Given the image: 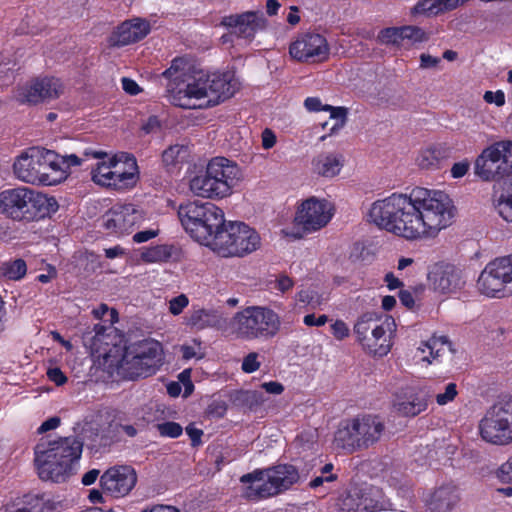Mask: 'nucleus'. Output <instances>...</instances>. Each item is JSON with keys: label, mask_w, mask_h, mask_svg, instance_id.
I'll return each mask as SVG.
<instances>
[{"label": "nucleus", "mask_w": 512, "mask_h": 512, "mask_svg": "<svg viewBox=\"0 0 512 512\" xmlns=\"http://www.w3.org/2000/svg\"><path fill=\"white\" fill-rule=\"evenodd\" d=\"M423 212L439 216L440 221H451L457 208L445 192L415 187L410 195L392 193L376 200L366 216L369 224H426Z\"/></svg>", "instance_id": "1"}, {"label": "nucleus", "mask_w": 512, "mask_h": 512, "mask_svg": "<svg viewBox=\"0 0 512 512\" xmlns=\"http://www.w3.org/2000/svg\"><path fill=\"white\" fill-rule=\"evenodd\" d=\"M185 230L222 257H241L260 246V236L251 226H185Z\"/></svg>", "instance_id": "2"}, {"label": "nucleus", "mask_w": 512, "mask_h": 512, "mask_svg": "<svg viewBox=\"0 0 512 512\" xmlns=\"http://www.w3.org/2000/svg\"><path fill=\"white\" fill-rule=\"evenodd\" d=\"M82 448V442L76 437L41 440L35 447V464L39 477L54 482L65 481L73 474Z\"/></svg>", "instance_id": "3"}, {"label": "nucleus", "mask_w": 512, "mask_h": 512, "mask_svg": "<svg viewBox=\"0 0 512 512\" xmlns=\"http://www.w3.org/2000/svg\"><path fill=\"white\" fill-rule=\"evenodd\" d=\"M59 209L55 197L20 186L0 192V212L14 221L34 222L51 218Z\"/></svg>", "instance_id": "4"}, {"label": "nucleus", "mask_w": 512, "mask_h": 512, "mask_svg": "<svg viewBox=\"0 0 512 512\" xmlns=\"http://www.w3.org/2000/svg\"><path fill=\"white\" fill-rule=\"evenodd\" d=\"M301 480L298 469L290 464H279L266 469H256L241 476L246 486L242 496L247 500H261L277 496Z\"/></svg>", "instance_id": "5"}, {"label": "nucleus", "mask_w": 512, "mask_h": 512, "mask_svg": "<svg viewBox=\"0 0 512 512\" xmlns=\"http://www.w3.org/2000/svg\"><path fill=\"white\" fill-rule=\"evenodd\" d=\"M239 179L237 163L218 156L209 160L204 172L190 180V190L202 198L223 199L232 194Z\"/></svg>", "instance_id": "6"}, {"label": "nucleus", "mask_w": 512, "mask_h": 512, "mask_svg": "<svg viewBox=\"0 0 512 512\" xmlns=\"http://www.w3.org/2000/svg\"><path fill=\"white\" fill-rule=\"evenodd\" d=\"M163 360L161 343L153 339H145L125 347L117 362L116 372L127 380L146 378L160 369Z\"/></svg>", "instance_id": "7"}, {"label": "nucleus", "mask_w": 512, "mask_h": 512, "mask_svg": "<svg viewBox=\"0 0 512 512\" xmlns=\"http://www.w3.org/2000/svg\"><path fill=\"white\" fill-rule=\"evenodd\" d=\"M280 327V318L272 309L250 306L235 313L227 329L237 339L269 340L278 334Z\"/></svg>", "instance_id": "8"}, {"label": "nucleus", "mask_w": 512, "mask_h": 512, "mask_svg": "<svg viewBox=\"0 0 512 512\" xmlns=\"http://www.w3.org/2000/svg\"><path fill=\"white\" fill-rule=\"evenodd\" d=\"M394 327L395 322L389 316L366 312L357 318L353 332L366 353L383 357L393 346L391 334Z\"/></svg>", "instance_id": "9"}, {"label": "nucleus", "mask_w": 512, "mask_h": 512, "mask_svg": "<svg viewBox=\"0 0 512 512\" xmlns=\"http://www.w3.org/2000/svg\"><path fill=\"white\" fill-rule=\"evenodd\" d=\"M481 438L490 444H512V398L494 404L479 423Z\"/></svg>", "instance_id": "10"}, {"label": "nucleus", "mask_w": 512, "mask_h": 512, "mask_svg": "<svg viewBox=\"0 0 512 512\" xmlns=\"http://www.w3.org/2000/svg\"><path fill=\"white\" fill-rule=\"evenodd\" d=\"M477 288L490 298L512 296V254L487 263L478 277Z\"/></svg>", "instance_id": "11"}, {"label": "nucleus", "mask_w": 512, "mask_h": 512, "mask_svg": "<svg viewBox=\"0 0 512 512\" xmlns=\"http://www.w3.org/2000/svg\"><path fill=\"white\" fill-rule=\"evenodd\" d=\"M13 170L25 183L48 186L44 148L33 147L22 153L14 162Z\"/></svg>", "instance_id": "12"}, {"label": "nucleus", "mask_w": 512, "mask_h": 512, "mask_svg": "<svg viewBox=\"0 0 512 512\" xmlns=\"http://www.w3.org/2000/svg\"><path fill=\"white\" fill-rule=\"evenodd\" d=\"M181 224H245L242 221H226L224 212L213 203L198 201L181 204L178 208Z\"/></svg>", "instance_id": "13"}, {"label": "nucleus", "mask_w": 512, "mask_h": 512, "mask_svg": "<svg viewBox=\"0 0 512 512\" xmlns=\"http://www.w3.org/2000/svg\"><path fill=\"white\" fill-rule=\"evenodd\" d=\"M289 54L300 62H320L328 58L329 46L324 36L318 33H303L290 44Z\"/></svg>", "instance_id": "14"}, {"label": "nucleus", "mask_w": 512, "mask_h": 512, "mask_svg": "<svg viewBox=\"0 0 512 512\" xmlns=\"http://www.w3.org/2000/svg\"><path fill=\"white\" fill-rule=\"evenodd\" d=\"M63 90L60 79L56 77H42L32 80L20 88L18 100L21 103L38 104L47 100L58 98Z\"/></svg>", "instance_id": "15"}, {"label": "nucleus", "mask_w": 512, "mask_h": 512, "mask_svg": "<svg viewBox=\"0 0 512 512\" xmlns=\"http://www.w3.org/2000/svg\"><path fill=\"white\" fill-rule=\"evenodd\" d=\"M265 19L256 11L224 16L221 26L229 30L231 35L251 42L257 32L264 27Z\"/></svg>", "instance_id": "16"}, {"label": "nucleus", "mask_w": 512, "mask_h": 512, "mask_svg": "<svg viewBox=\"0 0 512 512\" xmlns=\"http://www.w3.org/2000/svg\"><path fill=\"white\" fill-rule=\"evenodd\" d=\"M137 482V475L131 466H114L104 472L100 478L102 489L114 497L129 494Z\"/></svg>", "instance_id": "17"}, {"label": "nucleus", "mask_w": 512, "mask_h": 512, "mask_svg": "<svg viewBox=\"0 0 512 512\" xmlns=\"http://www.w3.org/2000/svg\"><path fill=\"white\" fill-rule=\"evenodd\" d=\"M334 214L332 202L312 196L297 207L293 224H329Z\"/></svg>", "instance_id": "18"}, {"label": "nucleus", "mask_w": 512, "mask_h": 512, "mask_svg": "<svg viewBox=\"0 0 512 512\" xmlns=\"http://www.w3.org/2000/svg\"><path fill=\"white\" fill-rule=\"evenodd\" d=\"M207 81L206 73L200 72L184 88H178V86H173V83H169L167 92L169 93L170 102L185 109L195 108L196 106L190 103L192 99L208 98Z\"/></svg>", "instance_id": "19"}, {"label": "nucleus", "mask_w": 512, "mask_h": 512, "mask_svg": "<svg viewBox=\"0 0 512 512\" xmlns=\"http://www.w3.org/2000/svg\"><path fill=\"white\" fill-rule=\"evenodd\" d=\"M428 280L440 293H452L464 285L461 271L446 263L435 264L428 273Z\"/></svg>", "instance_id": "20"}, {"label": "nucleus", "mask_w": 512, "mask_h": 512, "mask_svg": "<svg viewBox=\"0 0 512 512\" xmlns=\"http://www.w3.org/2000/svg\"><path fill=\"white\" fill-rule=\"evenodd\" d=\"M149 32L148 21L134 18L118 25L112 32L109 42L111 46L122 47L142 40Z\"/></svg>", "instance_id": "21"}, {"label": "nucleus", "mask_w": 512, "mask_h": 512, "mask_svg": "<svg viewBox=\"0 0 512 512\" xmlns=\"http://www.w3.org/2000/svg\"><path fill=\"white\" fill-rule=\"evenodd\" d=\"M138 165L136 158L132 154L122 153L120 161L114 167L111 181L107 187L115 190L124 191L133 188L138 181Z\"/></svg>", "instance_id": "22"}, {"label": "nucleus", "mask_w": 512, "mask_h": 512, "mask_svg": "<svg viewBox=\"0 0 512 512\" xmlns=\"http://www.w3.org/2000/svg\"><path fill=\"white\" fill-rule=\"evenodd\" d=\"M208 106H216L221 102L231 98L235 91V83L227 74L206 73Z\"/></svg>", "instance_id": "23"}, {"label": "nucleus", "mask_w": 512, "mask_h": 512, "mask_svg": "<svg viewBox=\"0 0 512 512\" xmlns=\"http://www.w3.org/2000/svg\"><path fill=\"white\" fill-rule=\"evenodd\" d=\"M461 496L456 485L445 484L436 488L427 501L430 512H452L460 503Z\"/></svg>", "instance_id": "24"}, {"label": "nucleus", "mask_w": 512, "mask_h": 512, "mask_svg": "<svg viewBox=\"0 0 512 512\" xmlns=\"http://www.w3.org/2000/svg\"><path fill=\"white\" fill-rule=\"evenodd\" d=\"M378 39L383 44H401L405 39L421 43L428 39L426 32L417 26L388 27L382 29Z\"/></svg>", "instance_id": "25"}, {"label": "nucleus", "mask_w": 512, "mask_h": 512, "mask_svg": "<svg viewBox=\"0 0 512 512\" xmlns=\"http://www.w3.org/2000/svg\"><path fill=\"white\" fill-rule=\"evenodd\" d=\"M183 258V251L175 244H160L143 248L140 259L147 264L180 262Z\"/></svg>", "instance_id": "26"}, {"label": "nucleus", "mask_w": 512, "mask_h": 512, "mask_svg": "<svg viewBox=\"0 0 512 512\" xmlns=\"http://www.w3.org/2000/svg\"><path fill=\"white\" fill-rule=\"evenodd\" d=\"M354 421L361 449L370 447L381 438L384 424L377 417L364 416L354 418Z\"/></svg>", "instance_id": "27"}, {"label": "nucleus", "mask_w": 512, "mask_h": 512, "mask_svg": "<svg viewBox=\"0 0 512 512\" xmlns=\"http://www.w3.org/2000/svg\"><path fill=\"white\" fill-rule=\"evenodd\" d=\"M388 232L402 237L408 241H427L435 238L439 232V226H385Z\"/></svg>", "instance_id": "28"}, {"label": "nucleus", "mask_w": 512, "mask_h": 512, "mask_svg": "<svg viewBox=\"0 0 512 512\" xmlns=\"http://www.w3.org/2000/svg\"><path fill=\"white\" fill-rule=\"evenodd\" d=\"M451 154V148L445 144H433L422 149L417 157V164L422 169H438L443 160Z\"/></svg>", "instance_id": "29"}, {"label": "nucleus", "mask_w": 512, "mask_h": 512, "mask_svg": "<svg viewBox=\"0 0 512 512\" xmlns=\"http://www.w3.org/2000/svg\"><path fill=\"white\" fill-rule=\"evenodd\" d=\"M343 164V156L335 153L319 154L312 161L313 171L326 178H332L338 175Z\"/></svg>", "instance_id": "30"}, {"label": "nucleus", "mask_w": 512, "mask_h": 512, "mask_svg": "<svg viewBox=\"0 0 512 512\" xmlns=\"http://www.w3.org/2000/svg\"><path fill=\"white\" fill-rule=\"evenodd\" d=\"M45 164L47 171L48 186L59 184L64 181L69 172L67 166L63 165L62 156L53 150L44 148Z\"/></svg>", "instance_id": "31"}, {"label": "nucleus", "mask_w": 512, "mask_h": 512, "mask_svg": "<svg viewBox=\"0 0 512 512\" xmlns=\"http://www.w3.org/2000/svg\"><path fill=\"white\" fill-rule=\"evenodd\" d=\"M111 217L105 224H137L143 221L141 212L134 204H116L110 209Z\"/></svg>", "instance_id": "32"}, {"label": "nucleus", "mask_w": 512, "mask_h": 512, "mask_svg": "<svg viewBox=\"0 0 512 512\" xmlns=\"http://www.w3.org/2000/svg\"><path fill=\"white\" fill-rule=\"evenodd\" d=\"M222 322L221 316L215 310L197 309L187 317V324L197 330L219 328Z\"/></svg>", "instance_id": "33"}, {"label": "nucleus", "mask_w": 512, "mask_h": 512, "mask_svg": "<svg viewBox=\"0 0 512 512\" xmlns=\"http://www.w3.org/2000/svg\"><path fill=\"white\" fill-rule=\"evenodd\" d=\"M356 425L354 419L348 421L345 425L338 428L335 433V443L338 447L352 453L360 450L358 435L356 434Z\"/></svg>", "instance_id": "34"}, {"label": "nucleus", "mask_w": 512, "mask_h": 512, "mask_svg": "<svg viewBox=\"0 0 512 512\" xmlns=\"http://www.w3.org/2000/svg\"><path fill=\"white\" fill-rule=\"evenodd\" d=\"M475 174L484 181H500L509 176L505 163L486 161L485 166H481L479 157L475 161Z\"/></svg>", "instance_id": "35"}, {"label": "nucleus", "mask_w": 512, "mask_h": 512, "mask_svg": "<svg viewBox=\"0 0 512 512\" xmlns=\"http://www.w3.org/2000/svg\"><path fill=\"white\" fill-rule=\"evenodd\" d=\"M445 348H448V350L451 349V343L449 342L448 338L446 336H433L431 339H429L427 342L423 343L418 350L422 353H429V356L423 355L422 360L426 361L428 363H432L433 360H436L441 353L444 352Z\"/></svg>", "instance_id": "36"}, {"label": "nucleus", "mask_w": 512, "mask_h": 512, "mask_svg": "<svg viewBox=\"0 0 512 512\" xmlns=\"http://www.w3.org/2000/svg\"><path fill=\"white\" fill-rule=\"evenodd\" d=\"M427 397L421 394L411 395L396 404L397 411L403 416L414 417L427 409Z\"/></svg>", "instance_id": "37"}, {"label": "nucleus", "mask_w": 512, "mask_h": 512, "mask_svg": "<svg viewBox=\"0 0 512 512\" xmlns=\"http://www.w3.org/2000/svg\"><path fill=\"white\" fill-rule=\"evenodd\" d=\"M119 161L120 156H114L109 158L108 162L103 160L98 162L95 168L92 167V180L95 183L107 187L108 182L111 181V177L113 176L114 167H116Z\"/></svg>", "instance_id": "38"}, {"label": "nucleus", "mask_w": 512, "mask_h": 512, "mask_svg": "<svg viewBox=\"0 0 512 512\" xmlns=\"http://www.w3.org/2000/svg\"><path fill=\"white\" fill-rule=\"evenodd\" d=\"M108 155L106 152L102 150H97L94 148H86L80 154H69L62 156V160L64 161L63 165L67 166V171L70 173L71 167L81 166L84 162L90 159H104Z\"/></svg>", "instance_id": "39"}, {"label": "nucleus", "mask_w": 512, "mask_h": 512, "mask_svg": "<svg viewBox=\"0 0 512 512\" xmlns=\"http://www.w3.org/2000/svg\"><path fill=\"white\" fill-rule=\"evenodd\" d=\"M189 155V149L186 145L175 144L169 146L162 153V161L166 165H176L186 160Z\"/></svg>", "instance_id": "40"}, {"label": "nucleus", "mask_w": 512, "mask_h": 512, "mask_svg": "<svg viewBox=\"0 0 512 512\" xmlns=\"http://www.w3.org/2000/svg\"><path fill=\"white\" fill-rule=\"evenodd\" d=\"M236 401L249 410H256L264 404L266 398L261 391L248 390L239 392L236 396Z\"/></svg>", "instance_id": "41"}, {"label": "nucleus", "mask_w": 512, "mask_h": 512, "mask_svg": "<svg viewBox=\"0 0 512 512\" xmlns=\"http://www.w3.org/2000/svg\"><path fill=\"white\" fill-rule=\"evenodd\" d=\"M1 274L9 280H20L27 272V265L23 259L4 262L0 268Z\"/></svg>", "instance_id": "42"}, {"label": "nucleus", "mask_w": 512, "mask_h": 512, "mask_svg": "<svg viewBox=\"0 0 512 512\" xmlns=\"http://www.w3.org/2000/svg\"><path fill=\"white\" fill-rule=\"evenodd\" d=\"M504 153L505 150L503 149V140L495 142L491 144L490 146L486 147L479 157V162L481 163V166H485L486 161H492L504 164Z\"/></svg>", "instance_id": "43"}, {"label": "nucleus", "mask_w": 512, "mask_h": 512, "mask_svg": "<svg viewBox=\"0 0 512 512\" xmlns=\"http://www.w3.org/2000/svg\"><path fill=\"white\" fill-rule=\"evenodd\" d=\"M320 227L321 226H285L281 230V234L288 241H295L304 238L308 234L316 232Z\"/></svg>", "instance_id": "44"}, {"label": "nucleus", "mask_w": 512, "mask_h": 512, "mask_svg": "<svg viewBox=\"0 0 512 512\" xmlns=\"http://www.w3.org/2000/svg\"><path fill=\"white\" fill-rule=\"evenodd\" d=\"M435 393V400L438 405L444 406L452 402L458 395L457 385L453 382L445 384L443 387L438 386Z\"/></svg>", "instance_id": "45"}, {"label": "nucleus", "mask_w": 512, "mask_h": 512, "mask_svg": "<svg viewBox=\"0 0 512 512\" xmlns=\"http://www.w3.org/2000/svg\"><path fill=\"white\" fill-rule=\"evenodd\" d=\"M324 111L330 112V117L332 119H335L336 122L333 125V127L330 129V134L335 133L339 129L343 128L346 124L347 120V109L345 107H334L331 105L326 104L324 106Z\"/></svg>", "instance_id": "46"}, {"label": "nucleus", "mask_w": 512, "mask_h": 512, "mask_svg": "<svg viewBox=\"0 0 512 512\" xmlns=\"http://www.w3.org/2000/svg\"><path fill=\"white\" fill-rule=\"evenodd\" d=\"M496 201V208L501 217L507 222H512V195L501 193Z\"/></svg>", "instance_id": "47"}, {"label": "nucleus", "mask_w": 512, "mask_h": 512, "mask_svg": "<svg viewBox=\"0 0 512 512\" xmlns=\"http://www.w3.org/2000/svg\"><path fill=\"white\" fill-rule=\"evenodd\" d=\"M296 299L300 303H304L306 305H310L311 308L319 307L323 300L320 295H318L315 291L303 289L297 292Z\"/></svg>", "instance_id": "48"}, {"label": "nucleus", "mask_w": 512, "mask_h": 512, "mask_svg": "<svg viewBox=\"0 0 512 512\" xmlns=\"http://www.w3.org/2000/svg\"><path fill=\"white\" fill-rule=\"evenodd\" d=\"M185 64V60L181 57H176L172 60V63L169 68H167L163 72V76L169 79H172L170 83H173V86L176 85V81L180 80L183 76L180 71L182 70V66Z\"/></svg>", "instance_id": "49"}, {"label": "nucleus", "mask_w": 512, "mask_h": 512, "mask_svg": "<svg viewBox=\"0 0 512 512\" xmlns=\"http://www.w3.org/2000/svg\"><path fill=\"white\" fill-rule=\"evenodd\" d=\"M157 430L161 436L169 438H177L183 432L182 426L179 423L173 421L158 424Z\"/></svg>", "instance_id": "50"}, {"label": "nucleus", "mask_w": 512, "mask_h": 512, "mask_svg": "<svg viewBox=\"0 0 512 512\" xmlns=\"http://www.w3.org/2000/svg\"><path fill=\"white\" fill-rule=\"evenodd\" d=\"M193 343H194L193 345H182L181 346V352H182L183 359L189 360L192 358H198V359L203 358L204 353L202 352L201 341L194 339Z\"/></svg>", "instance_id": "51"}, {"label": "nucleus", "mask_w": 512, "mask_h": 512, "mask_svg": "<svg viewBox=\"0 0 512 512\" xmlns=\"http://www.w3.org/2000/svg\"><path fill=\"white\" fill-rule=\"evenodd\" d=\"M188 304V297L185 294H180L169 301V311L173 315H179Z\"/></svg>", "instance_id": "52"}, {"label": "nucleus", "mask_w": 512, "mask_h": 512, "mask_svg": "<svg viewBox=\"0 0 512 512\" xmlns=\"http://www.w3.org/2000/svg\"><path fill=\"white\" fill-rule=\"evenodd\" d=\"M496 474L502 482L512 484V455L500 465Z\"/></svg>", "instance_id": "53"}, {"label": "nucleus", "mask_w": 512, "mask_h": 512, "mask_svg": "<svg viewBox=\"0 0 512 512\" xmlns=\"http://www.w3.org/2000/svg\"><path fill=\"white\" fill-rule=\"evenodd\" d=\"M331 331H332L333 336L337 340H343V339L347 338L349 336V334H350L349 327L342 320H336L331 325Z\"/></svg>", "instance_id": "54"}, {"label": "nucleus", "mask_w": 512, "mask_h": 512, "mask_svg": "<svg viewBox=\"0 0 512 512\" xmlns=\"http://www.w3.org/2000/svg\"><path fill=\"white\" fill-rule=\"evenodd\" d=\"M258 354L255 352L249 353L242 362V370L245 373H253L260 367V362L257 360Z\"/></svg>", "instance_id": "55"}, {"label": "nucleus", "mask_w": 512, "mask_h": 512, "mask_svg": "<svg viewBox=\"0 0 512 512\" xmlns=\"http://www.w3.org/2000/svg\"><path fill=\"white\" fill-rule=\"evenodd\" d=\"M178 379L179 381L183 384L184 386V396L187 397L188 395H190L194 389V385L191 381V370L190 369H185L183 370L179 375H178Z\"/></svg>", "instance_id": "56"}, {"label": "nucleus", "mask_w": 512, "mask_h": 512, "mask_svg": "<svg viewBox=\"0 0 512 512\" xmlns=\"http://www.w3.org/2000/svg\"><path fill=\"white\" fill-rule=\"evenodd\" d=\"M121 83H122L123 90L129 95H132V96L138 95L142 90L140 88V86L138 85V83L131 78L123 77L121 79Z\"/></svg>", "instance_id": "57"}, {"label": "nucleus", "mask_w": 512, "mask_h": 512, "mask_svg": "<svg viewBox=\"0 0 512 512\" xmlns=\"http://www.w3.org/2000/svg\"><path fill=\"white\" fill-rule=\"evenodd\" d=\"M470 163L467 160L456 162L451 168V176L455 179L462 178L469 171Z\"/></svg>", "instance_id": "58"}, {"label": "nucleus", "mask_w": 512, "mask_h": 512, "mask_svg": "<svg viewBox=\"0 0 512 512\" xmlns=\"http://www.w3.org/2000/svg\"><path fill=\"white\" fill-rule=\"evenodd\" d=\"M484 100L487 103H495L497 106H503L505 104V94L502 90L486 91L484 94Z\"/></svg>", "instance_id": "59"}, {"label": "nucleus", "mask_w": 512, "mask_h": 512, "mask_svg": "<svg viewBox=\"0 0 512 512\" xmlns=\"http://www.w3.org/2000/svg\"><path fill=\"white\" fill-rule=\"evenodd\" d=\"M294 286V281L286 274H281L276 279L275 288L282 293L291 290Z\"/></svg>", "instance_id": "60"}, {"label": "nucleus", "mask_w": 512, "mask_h": 512, "mask_svg": "<svg viewBox=\"0 0 512 512\" xmlns=\"http://www.w3.org/2000/svg\"><path fill=\"white\" fill-rule=\"evenodd\" d=\"M47 376L50 381L54 382L58 386H61L67 382V377L61 371V369L57 367L48 369Z\"/></svg>", "instance_id": "61"}, {"label": "nucleus", "mask_w": 512, "mask_h": 512, "mask_svg": "<svg viewBox=\"0 0 512 512\" xmlns=\"http://www.w3.org/2000/svg\"><path fill=\"white\" fill-rule=\"evenodd\" d=\"M303 322L306 326L321 327L328 322V316L323 314L316 318L314 314H308L304 316Z\"/></svg>", "instance_id": "62"}, {"label": "nucleus", "mask_w": 512, "mask_h": 512, "mask_svg": "<svg viewBox=\"0 0 512 512\" xmlns=\"http://www.w3.org/2000/svg\"><path fill=\"white\" fill-rule=\"evenodd\" d=\"M504 163L509 175L512 174V140H503Z\"/></svg>", "instance_id": "63"}, {"label": "nucleus", "mask_w": 512, "mask_h": 512, "mask_svg": "<svg viewBox=\"0 0 512 512\" xmlns=\"http://www.w3.org/2000/svg\"><path fill=\"white\" fill-rule=\"evenodd\" d=\"M261 138L262 147L264 149H271L276 144L277 141L275 133L269 128L263 130Z\"/></svg>", "instance_id": "64"}]
</instances>
